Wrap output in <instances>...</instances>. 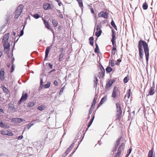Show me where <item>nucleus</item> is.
I'll return each instance as SVG.
<instances>
[{
	"mask_svg": "<svg viewBox=\"0 0 157 157\" xmlns=\"http://www.w3.org/2000/svg\"><path fill=\"white\" fill-rule=\"evenodd\" d=\"M7 130L4 131V130H2L0 131V133L2 135H6V134Z\"/></svg>",
	"mask_w": 157,
	"mask_h": 157,
	"instance_id": "09e8293b",
	"label": "nucleus"
},
{
	"mask_svg": "<svg viewBox=\"0 0 157 157\" xmlns=\"http://www.w3.org/2000/svg\"><path fill=\"white\" fill-rule=\"evenodd\" d=\"M25 27V25H24V26H23V29L22 30H21V31H20V35H18V36H19V37H20V36H22L23 34H24V28ZM17 37V36H16L15 38V40L16 39V38Z\"/></svg>",
	"mask_w": 157,
	"mask_h": 157,
	"instance_id": "2f4dec72",
	"label": "nucleus"
},
{
	"mask_svg": "<svg viewBox=\"0 0 157 157\" xmlns=\"http://www.w3.org/2000/svg\"><path fill=\"white\" fill-rule=\"evenodd\" d=\"M3 91L6 93L7 94H8V92H9V90L6 87L4 86L3 88Z\"/></svg>",
	"mask_w": 157,
	"mask_h": 157,
	"instance_id": "de8ad7c7",
	"label": "nucleus"
},
{
	"mask_svg": "<svg viewBox=\"0 0 157 157\" xmlns=\"http://www.w3.org/2000/svg\"><path fill=\"white\" fill-rule=\"evenodd\" d=\"M50 83L48 82L46 84L44 85V88L46 89L49 88L50 86Z\"/></svg>",
	"mask_w": 157,
	"mask_h": 157,
	"instance_id": "79ce46f5",
	"label": "nucleus"
},
{
	"mask_svg": "<svg viewBox=\"0 0 157 157\" xmlns=\"http://www.w3.org/2000/svg\"><path fill=\"white\" fill-rule=\"evenodd\" d=\"M94 52L95 53H99L100 52L99 49L98 47H96L94 49Z\"/></svg>",
	"mask_w": 157,
	"mask_h": 157,
	"instance_id": "49530a36",
	"label": "nucleus"
},
{
	"mask_svg": "<svg viewBox=\"0 0 157 157\" xmlns=\"http://www.w3.org/2000/svg\"><path fill=\"white\" fill-rule=\"evenodd\" d=\"M115 39H111V41L112 42V45L113 46H117L116 44L115 43Z\"/></svg>",
	"mask_w": 157,
	"mask_h": 157,
	"instance_id": "864d4df0",
	"label": "nucleus"
},
{
	"mask_svg": "<svg viewBox=\"0 0 157 157\" xmlns=\"http://www.w3.org/2000/svg\"><path fill=\"white\" fill-rule=\"evenodd\" d=\"M89 43L92 46H94V38L93 36L90 37L89 38Z\"/></svg>",
	"mask_w": 157,
	"mask_h": 157,
	"instance_id": "412c9836",
	"label": "nucleus"
},
{
	"mask_svg": "<svg viewBox=\"0 0 157 157\" xmlns=\"http://www.w3.org/2000/svg\"><path fill=\"white\" fill-rule=\"evenodd\" d=\"M43 8L45 10H48L51 9L50 4L48 3H45L43 5Z\"/></svg>",
	"mask_w": 157,
	"mask_h": 157,
	"instance_id": "ddd939ff",
	"label": "nucleus"
},
{
	"mask_svg": "<svg viewBox=\"0 0 157 157\" xmlns=\"http://www.w3.org/2000/svg\"><path fill=\"white\" fill-rule=\"evenodd\" d=\"M12 121L15 122L16 123H19L22 121H25V120L24 119H22L19 118H13L11 120Z\"/></svg>",
	"mask_w": 157,
	"mask_h": 157,
	"instance_id": "1a4fd4ad",
	"label": "nucleus"
},
{
	"mask_svg": "<svg viewBox=\"0 0 157 157\" xmlns=\"http://www.w3.org/2000/svg\"><path fill=\"white\" fill-rule=\"evenodd\" d=\"M23 138V136L22 135L19 136H18L17 139L18 140H21Z\"/></svg>",
	"mask_w": 157,
	"mask_h": 157,
	"instance_id": "338daca9",
	"label": "nucleus"
},
{
	"mask_svg": "<svg viewBox=\"0 0 157 157\" xmlns=\"http://www.w3.org/2000/svg\"><path fill=\"white\" fill-rule=\"evenodd\" d=\"M122 137H121L119 138L118 140L116 141V143L115 144L113 149L112 151L113 152V154H114V152H116L117 149L119 145L121 140Z\"/></svg>",
	"mask_w": 157,
	"mask_h": 157,
	"instance_id": "39448f33",
	"label": "nucleus"
},
{
	"mask_svg": "<svg viewBox=\"0 0 157 157\" xmlns=\"http://www.w3.org/2000/svg\"><path fill=\"white\" fill-rule=\"evenodd\" d=\"M92 122H92L90 121L89 122V123L87 125V127H88V128H89L91 126Z\"/></svg>",
	"mask_w": 157,
	"mask_h": 157,
	"instance_id": "0e129e2a",
	"label": "nucleus"
},
{
	"mask_svg": "<svg viewBox=\"0 0 157 157\" xmlns=\"http://www.w3.org/2000/svg\"><path fill=\"white\" fill-rule=\"evenodd\" d=\"M21 13H19V12H17L15 11V14L14 16V17L16 19H17L21 15Z\"/></svg>",
	"mask_w": 157,
	"mask_h": 157,
	"instance_id": "7c9ffc66",
	"label": "nucleus"
},
{
	"mask_svg": "<svg viewBox=\"0 0 157 157\" xmlns=\"http://www.w3.org/2000/svg\"><path fill=\"white\" fill-rule=\"evenodd\" d=\"M101 25H97L96 27V30L98 31L99 29H100L101 28Z\"/></svg>",
	"mask_w": 157,
	"mask_h": 157,
	"instance_id": "6e6d98bb",
	"label": "nucleus"
},
{
	"mask_svg": "<svg viewBox=\"0 0 157 157\" xmlns=\"http://www.w3.org/2000/svg\"><path fill=\"white\" fill-rule=\"evenodd\" d=\"M45 109L44 106L41 105L37 107V109L40 111H42Z\"/></svg>",
	"mask_w": 157,
	"mask_h": 157,
	"instance_id": "e433bc0d",
	"label": "nucleus"
},
{
	"mask_svg": "<svg viewBox=\"0 0 157 157\" xmlns=\"http://www.w3.org/2000/svg\"><path fill=\"white\" fill-rule=\"evenodd\" d=\"M12 65L11 66V72H12L14 70L15 67L14 66V65L13 64H12Z\"/></svg>",
	"mask_w": 157,
	"mask_h": 157,
	"instance_id": "603ef678",
	"label": "nucleus"
},
{
	"mask_svg": "<svg viewBox=\"0 0 157 157\" xmlns=\"http://www.w3.org/2000/svg\"><path fill=\"white\" fill-rule=\"evenodd\" d=\"M90 7H91L90 8V10L91 11V12L92 13H94V9L91 6H89Z\"/></svg>",
	"mask_w": 157,
	"mask_h": 157,
	"instance_id": "69168bd1",
	"label": "nucleus"
},
{
	"mask_svg": "<svg viewBox=\"0 0 157 157\" xmlns=\"http://www.w3.org/2000/svg\"><path fill=\"white\" fill-rule=\"evenodd\" d=\"M28 94L26 93L23 91L22 93V96L18 101V104L20 105L23 101L26 100L28 97Z\"/></svg>",
	"mask_w": 157,
	"mask_h": 157,
	"instance_id": "20e7f679",
	"label": "nucleus"
},
{
	"mask_svg": "<svg viewBox=\"0 0 157 157\" xmlns=\"http://www.w3.org/2000/svg\"><path fill=\"white\" fill-rule=\"evenodd\" d=\"M53 84L56 86H57L58 85V82L57 80H55L53 82Z\"/></svg>",
	"mask_w": 157,
	"mask_h": 157,
	"instance_id": "4d7b16f0",
	"label": "nucleus"
},
{
	"mask_svg": "<svg viewBox=\"0 0 157 157\" xmlns=\"http://www.w3.org/2000/svg\"><path fill=\"white\" fill-rule=\"evenodd\" d=\"M64 89V87H63L61 88L59 93V95H61L62 94L61 93L63 92Z\"/></svg>",
	"mask_w": 157,
	"mask_h": 157,
	"instance_id": "5fc2aeb1",
	"label": "nucleus"
},
{
	"mask_svg": "<svg viewBox=\"0 0 157 157\" xmlns=\"http://www.w3.org/2000/svg\"><path fill=\"white\" fill-rule=\"evenodd\" d=\"M52 44L50 46L47 47L45 51V56L44 58L45 60L48 57V55L49 54L50 51L52 48Z\"/></svg>",
	"mask_w": 157,
	"mask_h": 157,
	"instance_id": "6e6552de",
	"label": "nucleus"
},
{
	"mask_svg": "<svg viewBox=\"0 0 157 157\" xmlns=\"http://www.w3.org/2000/svg\"><path fill=\"white\" fill-rule=\"evenodd\" d=\"M116 47L117 46H113L112 48V51H116L117 50Z\"/></svg>",
	"mask_w": 157,
	"mask_h": 157,
	"instance_id": "680f3d73",
	"label": "nucleus"
},
{
	"mask_svg": "<svg viewBox=\"0 0 157 157\" xmlns=\"http://www.w3.org/2000/svg\"><path fill=\"white\" fill-rule=\"evenodd\" d=\"M33 16L36 19H38L40 17V15L37 13L34 14Z\"/></svg>",
	"mask_w": 157,
	"mask_h": 157,
	"instance_id": "c03bdc74",
	"label": "nucleus"
},
{
	"mask_svg": "<svg viewBox=\"0 0 157 157\" xmlns=\"http://www.w3.org/2000/svg\"><path fill=\"white\" fill-rule=\"evenodd\" d=\"M108 13L107 12L101 11L98 14L99 17H103L105 19H107L108 17Z\"/></svg>",
	"mask_w": 157,
	"mask_h": 157,
	"instance_id": "423d86ee",
	"label": "nucleus"
},
{
	"mask_svg": "<svg viewBox=\"0 0 157 157\" xmlns=\"http://www.w3.org/2000/svg\"><path fill=\"white\" fill-rule=\"evenodd\" d=\"M117 106V117L116 120H120L121 118V115L122 113L121 107L120 104L117 102L116 103Z\"/></svg>",
	"mask_w": 157,
	"mask_h": 157,
	"instance_id": "f03ea898",
	"label": "nucleus"
},
{
	"mask_svg": "<svg viewBox=\"0 0 157 157\" xmlns=\"http://www.w3.org/2000/svg\"><path fill=\"white\" fill-rule=\"evenodd\" d=\"M48 66L50 69H52L53 68V65L51 64L50 63H48Z\"/></svg>",
	"mask_w": 157,
	"mask_h": 157,
	"instance_id": "e2e57ef3",
	"label": "nucleus"
},
{
	"mask_svg": "<svg viewBox=\"0 0 157 157\" xmlns=\"http://www.w3.org/2000/svg\"><path fill=\"white\" fill-rule=\"evenodd\" d=\"M105 70L106 73L108 74L112 71L113 69L110 67L108 66L106 68Z\"/></svg>",
	"mask_w": 157,
	"mask_h": 157,
	"instance_id": "5701e85b",
	"label": "nucleus"
},
{
	"mask_svg": "<svg viewBox=\"0 0 157 157\" xmlns=\"http://www.w3.org/2000/svg\"><path fill=\"white\" fill-rule=\"evenodd\" d=\"M63 57V53H61L59 55V61L61 62L62 61V59Z\"/></svg>",
	"mask_w": 157,
	"mask_h": 157,
	"instance_id": "58836bf2",
	"label": "nucleus"
},
{
	"mask_svg": "<svg viewBox=\"0 0 157 157\" xmlns=\"http://www.w3.org/2000/svg\"><path fill=\"white\" fill-rule=\"evenodd\" d=\"M4 49H7L9 50L10 47V43L7 42L3 43Z\"/></svg>",
	"mask_w": 157,
	"mask_h": 157,
	"instance_id": "a211bd4d",
	"label": "nucleus"
},
{
	"mask_svg": "<svg viewBox=\"0 0 157 157\" xmlns=\"http://www.w3.org/2000/svg\"><path fill=\"white\" fill-rule=\"evenodd\" d=\"M9 33H7L5 34L2 40V42L4 43L7 42V40L9 37Z\"/></svg>",
	"mask_w": 157,
	"mask_h": 157,
	"instance_id": "f8f14e48",
	"label": "nucleus"
},
{
	"mask_svg": "<svg viewBox=\"0 0 157 157\" xmlns=\"http://www.w3.org/2000/svg\"><path fill=\"white\" fill-rule=\"evenodd\" d=\"M99 69L100 71L99 73V77L100 78H103L105 75V70L101 63H99Z\"/></svg>",
	"mask_w": 157,
	"mask_h": 157,
	"instance_id": "7ed1b4c3",
	"label": "nucleus"
},
{
	"mask_svg": "<svg viewBox=\"0 0 157 157\" xmlns=\"http://www.w3.org/2000/svg\"><path fill=\"white\" fill-rule=\"evenodd\" d=\"M56 1L57 2L59 6H60L61 5H62V3H61L59 0H56Z\"/></svg>",
	"mask_w": 157,
	"mask_h": 157,
	"instance_id": "bf43d9fd",
	"label": "nucleus"
},
{
	"mask_svg": "<svg viewBox=\"0 0 157 157\" xmlns=\"http://www.w3.org/2000/svg\"><path fill=\"white\" fill-rule=\"evenodd\" d=\"M5 71L4 69H1L0 71V79L1 81H3L5 79Z\"/></svg>",
	"mask_w": 157,
	"mask_h": 157,
	"instance_id": "9d476101",
	"label": "nucleus"
},
{
	"mask_svg": "<svg viewBox=\"0 0 157 157\" xmlns=\"http://www.w3.org/2000/svg\"><path fill=\"white\" fill-rule=\"evenodd\" d=\"M77 2L79 4V6L80 7H83V2L82 0H80L78 1Z\"/></svg>",
	"mask_w": 157,
	"mask_h": 157,
	"instance_id": "ea45409f",
	"label": "nucleus"
},
{
	"mask_svg": "<svg viewBox=\"0 0 157 157\" xmlns=\"http://www.w3.org/2000/svg\"><path fill=\"white\" fill-rule=\"evenodd\" d=\"M67 154L65 152L60 157H65L67 155Z\"/></svg>",
	"mask_w": 157,
	"mask_h": 157,
	"instance_id": "774afa93",
	"label": "nucleus"
},
{
	"mask_svg": "<svg viewBox=\"0 0 157 157\" xmlns=\"http://www.w3.org/2000/svg\"><path fill=\"white\" fill-rule=\"evenodd\" d=\"M155 93V86L153 84V86L151 87L149 91V94L150 95H153Z\"/></svg>",
	"mask_w": 157,
	"mask_h": 157,
	"instance_id": "2eb2a0df",
	"label": "nucleus"
},
{
	"mask_svg": "<svg viewBox=\"0 0 157 157\" xmlns=\"http://www.w3.org/2000/svg\"><path fill=\"white\" fill-rule=\"evenodd\" d=\"M121 154V151L118 149L117 152L116 154L113 156V157H119Z\"/></svg>",
	"mask_w": 157,
	"mask_h": 157,
	"instance_id": "473e14b6",
	"label": "nucleus"
},
{
	"mask_svg": "<svg viewBox=\"0 0 157 157\" xmlns=\"http://www.w3.org/2000/svg\"><path fill=\"white\" fill-rule=\"evenodd\" d=\"M121 61V60L119 59H118L117 60V62L115 64L117 65H119Z\"/></svg>",
	"mask_w": 157,
	"mask_h": 157,
	"instance_id": "3c124183",
	"label": "nucleus"
},
{
	"mask_svg": "<svg viewBox=\"0 0 157 157\" xmlns=\"http://www.w3.org/2000/svg\"><path fill=\"white\" fill-rule=\"evenodd\" d=\"M142 7L144 10H146L148 8V5L146 2L144 3L142 5Z\"/></svg>",
	"mask_w": 157,
	"mask_h": 157,
	"instance_id": "72a5a7b5",
	"label": "nucleus"
},
{
	"mask_svg": "<svg viewBox=\"0 0 157 157\" xmlns=\"http://www.w3.org/2000/svg\"><path fill=\"white\" fill-rule=\"evenodd\" d=\"M5 124L0 119V127L4 128Z\"/></svg>",
	"mask_w": 157,
	"mask_h": 157,
	"instance_id": "a18cd8bd",
	"label": "nucleus"
},
{
	"mask_svg": "<svg viewBox=\"0 0 157 157\" xmlns=\"http://www.w3.org/2000/svg\"><path fill=\"white\" fill-rule=\"evenodd\" d=\"M35 104V102L32 101L28 103L27 106L31 108Z\"/></svg>",
	"mask_w": 157,
	"mask_h": 157,
	"instance_id": "bb28decb",
	"label": "nucleus"
},
{
	"mask_svg": "<svg viewBox=\"0 0 157 157\" xmlns=\"http://www.w3.org/2000/svg\"><path fill=\"white\" fill-rule=\"evenodd\" d=\"M111 29H112V39H115L116 38V33L114 31L112 27H110Z\"/></svg>",
	"mask_w": 157,
	"mask_h": 157,
	"instance_id": "aec40b11",
	"label": "nucleus"
},
{
	"mask_svg": "<svg viewBox=\"0 0 157 157\" xmlns=\"http://www.w3.org/2000/svg\"><path fill=\"white\" fill-rule=\"evenodd\" d=\"M114 63L113 60V59L111 60V67H113L114 66Z\"/></svg>",
	"mask_w": 157,
	"mask_h": 157,
	"instance_id": "052dcab7",
	"label": "nucleus"
},
{
	"mask_svg": "<svg viewBox=\"0 0 157 157\" xmlns=\"http://www.w3.org/2000/svg\"><path fill=\"white\" fill-rule=\"evenodd\" d=\"M34 124V123L33 122V121H31L30 123L28 124L27 126L25 127L23 132H24L26 130V129H27V130H28L29 129L30 127L32 126H33Z\"/></svg>",
	"mask_w": 157,
	"mask_h": 157,
	"instance_id": "f3484780",
	"label": "nucleus"
},
{
	"mask_svg": "<svg viewBox=\"0 0 157 157\" xmlns=\"http://www.w3.org/2000/svg\"><path fill=\"white\" fill-rule=\"evenodd\" d=\"M7 132L6 135L9 136H12L13 135V133L11 132L8 130H7Z\"/></svg>",
	"mask_w": 157,
	"mask_h": 157,
	"instance_id": "4c0bfd02",
	"label": "nucleus"
},
{
	"mask_svg": "<svg viewBox=\"0 0 157 157\" xmlns=\"http://www.w3.org/2000/svg\"><path fill=\"white\" fill-rule=\"evenodd\" d=\"M8 106L9 109L12 112L16 111V108L14 107L13 104L11 103L8 104Z\"/></svg>",
	"mask_w": 157,
	"mask_h": 157,
	"instance_id": "9b49d317",
	"label": "nucleus"
},
{
	"mask_svg": "<svg viewBox=\"0 0 157 157\" xmlns=\"http://www.w3.org/2000/svg\"><path fill=\"white\" fill-rule=\"evenodd\" d=\"M102 33V30L101 29L99 30V31L96 32L95 34V35L98 37H99L101 35Z\"/></svg>",
	"mask_w": 157,
	"mask_h": 157,
	"instance_id": "c756f323",
	"label": "nucleus"
},
{
	"mask_svg": "<svg viewBox=\"0 0 157 157\" xmlns=\"http://www.w3.org/2000/svg\"><path fill=\"white\" fill-rule=\"evenodd\" d=\"M43 78H41L40 79V87L42 89V87H43L44 85H43Z\"/></svg>",
	"mask_w": 157,
	"mask_h": 157,
	"instance_id": "a19ab883",
	"label": "nucleus"
},
{
	"mask_svg": "<svg viewBox=\"0 0 157 157\" xmlns=\"http://www.w3.org/2000/svg\"><path fill=\"white\" fill-rule=\"evenodd\" d=\"M153 149H151L150 150L148 153V157H155V156H153Z\"/></svg>",
	"mask_w": 157,
	"mask_h": 157,
	"instance_id": "4be33fe9",
	"label": "nucleus"
},
{
	"mask_svg": "<svg viewBox=\"0 0 157 157\" xmlns=\"http://www.w3.org/2000/svg\"><path fill=\"white\" fill-rule=\"evenodd\" d=\"M109 82H110V84L112 85L113 84L115 80L114 79L110 80Z\"/></svg>",
	"mask_w": 157,
	"mask_h": 157,
	"instance_id": "13d9d810",
	"label": "nucleus"
},
{
	"mask_svg": "<svg viewBox=\"0 0 157 157\" xmlns=\"http://www.w3.org/2000/svg\"><path fill=\"white\" fill-rule=\"evenodd\" d=\"M118 93H119V91L118 89V87L117 86H115L113 88L112 97L113 98H116Z\"/></svg>",
	"mask_w": 157,
	"mask_h": 157,
	"instance_id": "0eeeda50",
	"label": "nucleus"
},
{
	"mask_svg": "<svg viewBox=\"0 0 157 157\" xmlns=\"http://www.w3.org/2000/svg\"><path fill=\"white\" fill-rule=\"evenodd\" d=\"M111 25L114 27V28L116 30H117V27L116 26V25L115 23V22L113 20V19L112 18V21H111Z\"/></svg>",
	"mask_w": 157,
	"mask_h": 157,
	"instance_id": "a878e982",
	"label": "nucleus"
},
{
	"mask_svg": "<svg viewBox=\"0 0 157 157\" xmlns=\"http://www.w3.org/2000/svg\"><path fill=\"white\" fill-rule=\"evenodd\" d=\"M107 98V97L106 96H105L102 98L100 101V102L98 105L97 107V109H98L99 107H100L101 105H102L103 103L106 101Z\"/></svg>",
	"mask_w": 157,
	"mask_h": 157,
	"instance_id": "dca6fc26",
	"label": "nucleus"
},
{
	"mask_svg": "<svg viewBox=\"0 0 157 157\" xmlns=\"http://www.w3.org/2000/svg\"><path fill=\"white\" fill-rule=\"evenodd\" d=\"M24 7V6L23 5L21 4L19 5L17 8V9L16 10V11L17 12H19V13H21L23 10Z\"/></svg>",
	"mask_w": 157,
	"mask_h": 157,
	"instance_id": "4468645a",
	"label": "nucleus"
},
{
	"mask_svg": "<svg viewBox=\"0 0 157 157\" xmlns=\"http://www.w3.org/2000/svg\"><path fill=\"white\" fill-rule=\"evenodd\" d=\"M139 54L140 57L141 59H143V58L144 51L143 50L139 49Z\"/></svg>",
	"mask_w": 157,
	"mask_h": 157,
	"instance_id": "6ab92c4d",
	"label": "nucleus"
},
{
	"mask_svg": "<svg viewBox=\"0 0 157 157\" xmlns=\"http://www.w3.org/2000/svg\"><path fill=\"white\" fill-rule=\"evenodd\" d=\"M98 79L97 78V77L95 76L94 77V87H95L96 89L97 88V84H98Z\"/></svg>",
	"mask_w": 157,
	"mask_h": 157,
	"instance_id": "b1692460",
	"label": "nucleus"
},
{
	"mask_svg": "<svg viewBox=\"0 0 157 157\" xmlns=\"http://www.w3.org/2000/svg\"><path fill=\"white\" fill-rule=\"evenodd\" d=\"M52 23L55 27H56L58 24V22L55 19H53L52 20Z\"/></svg>",
	"mask_w": 157,
	"mask_h": 157,
	"instance_id": "393cba45",
	"label": "nucleus"
},
{
	"mask_svg": "<svg viewBox=\"0 0 157 157\" xmlns=\"http://www.w3.org/2000/svg\"><path fill=\"white\" fill-rule=\"evenodd\" d=\"M97 99V98L95 97V96L94 98L93 99V102H92V104L91 105H93V106H94L95 105Z\"/></svg>",
	"mask_w": 157,
	"mask_h": 157,
	"instance_id": "37998d69",
	"label": "nucleus"
},
{
	"mask_svg": "<svg viewBox=\"0 0 157 157\" xmlns=\"http://www.w3.org/2000/svg\"><path fill=\"white\" fill-rule=\"evenodd\" d=\"M44 21L46 27L48 29H49L50 27V25L48 22L46 21L45 20H44Z\"/></svg>",
	"mask_w": 157,
	"mask_h": 157,
	"instance_id": "f704fd0d",
	"label": "nucleus"
},
{
	"mask_svg": "<svg viewBox=\"0 0 157 157\" xmlns=\"http://www.w3.org/2000/svg\"><path fill=\"white\" fill-rule=\"evenodd\" d=\"M132 151V147H131L127 151V153L125 155V157H128L131 153Z\"/></svg>",
	"mask_w": 157,
	"mask_h": 157,
	"instance_id": "cd10ccee",
	"label": "nucleus"
},
{
	"mask_svg": "<svg viewBox=\"0 0 157 157\" xmlns=\"http://www.w3.org/2000/svg\"><path fill=\"white\" fill-rule=\"evenodd\" d=\"M111 84H110V82H108L106 85L105 89L106 90H108L112 86Z\"/></svg>",
	"mask_w": 157,
	"mask_h": 157,
	"instance_id": "c85d7f7f",
	"label": "nucleus"
},
{
	"mask_svg": "<svg viewBox=\"0 0 157 157\" xmlns=\"http://www.w3.org/2000/svg\"><path fill=\"white\" fill-rule=\"evenodd\" d=\"M142 47L144 48L146 62L147 63L149 55V49L148 47V45L146 42L143 40H140L139 41L138 45V49L143 50Z\"/></svg>",
	"mask_w": 157,
	"mask_h": 157,
	"instance_id": "f257e3e1",
	"label": "nucleus"
},
{
	"mask_svg": "<svg viewBox=\"0 0 157 157\" xmlns=\"http://www.w3.org/2000/svg\"><path fill=\"white\" fill-rule=\"evenodd\" d=\"M129 79L127 77H125L124 78V82L125 83H126L128 82V81Z\"/></svg>",
	"mask_w": 157,
	"mask_h": 157,
	"instance_id": "8fccbe9b",
	"label": "nucleus"
},
{
	"mask_svg": "<svg viewBox=\"0 0 157 157\" xmlns=\"http://www.w3.org/2000/svg\"><path fill=\"white\" fill-rule=\"evenodd\" d=\"M130 90H131L130 89L128 90V92L127 93L125 96V98H127L128 99L129 98L130 95Z\"/></svg>",
	"mask_w": 157,
	"mask_h": 157,
	"instance_id": "c9c22d12",
	"label": "nucleus"
}]
</instances>
